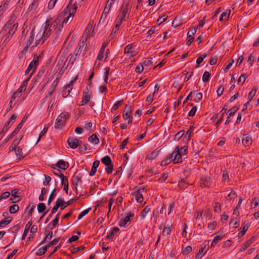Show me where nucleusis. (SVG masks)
Listing matches in <instances>:
<instances>
[{
    "mask_svg": "<svg viewBox=\"0 0 259 259\" xmlns=\"http://www.w3.org/2000/svg\"><path fill=\"white\" fill-rule=\"evenodd\" d=\"M53 237V231L50 230V231L48 232V234L46 235L44 239L41 241L40 243V245L46 242H48L49 241L51 240Z\"/></svg>",
    "mask_w": 259,
    "mask_h": 259,
    "instance_id": "32",
    "label": "nucleus"
},
{
    "mask_svg": "<svg viewBox=\"0 0 259 259\" xmlns=\"http://www.w3.org/2000/svg\"><path fill=\"white\" fill-rule=\"evenodd\" d=\"M237 195L235 191L231 190L230 193L227 195V200L230 201L232 199H234L237 197Z\"/></svg>",
    "mask_w": 259,
    "mask_h": 259,
    "instance_id": "42",
    "label": "nucleus"
},
{
    "mask_svg": "<svg viewBox=\"0 0 259 259\" xmlns=\"http://www.w3.org/2000/svg\"><path fill=\"white\" fill-rule=\"evenodd\" d=\"M60 212L58 213L55 219L52 221V226H51V224H49L46 228L45 229L46 232H47L48 229H50L51 230H53V228L57 225L59 220V216H60Z\"/></svg>",
    "mask_w": 259,
    "mask_h": 259,
    "instance_id": "21",
    "label": "nucleus"
},
{
    "mask_svg": "<svg viewBox=\"0 0 259 259\" xmlns=\"http://www.w3.org/2000/svg\"><path fill=\"white\" fill-rule=\"evenodd\" d=\"M109 1H110V0H108L107 2L106 3V5L104 8L103 12L101 16L100 22H101L102 21L103 22L105 21L108 14L109 13V12L110 10L111 7L114 4L111 2H109Z\"/></svg>",
    "mask_w": 259,
    "mask_h": 259,
    "instance_id": "6",
    "label": "nucleus"
},
{
    "mask_svg": "<svg viewBox=\"0 0 259 259\" xmlns=\"http://www.w3.org/2000/svg\"><path fill=\"white\" fill-rule=\"evenodd\" d=\"M70 116V114L69 112L61 113L56 120L55 128L56 129H61L65 125L66 121Z\"/></svg>",
    "mask_w": 259,
    "mask_h": 259,
    "instance_id": "2",
    "label": "nucleus"
},
{
    "mask_svg": "<svg viewBox=\"0 0 259 259\" xmlns=\"http://www.w3.org/2000/svg\"><path fill=\"white\" fill-rule=\"evenodd\" d=\"M207 57V54H203L202 56H200L199 57H198L196 60V63L197 65H199L200 64L201 62H202V61H203V60Z\"/></svg>",
    "mask_w": 259,
    "mask_h": 259,
    "instance_id": "62",
    "label": "nucleus"
},
{
    "mask_svg": "<svg viewBox=\"0 0 259 259\" xmlns=\"http://www.w3.org/2000/svg\"><path fill=\"white\" fill-rule=\"evenodd\" d=\"M72 2L73 0H69V2L67 6L62 12L59 17L51 23L50 28L55 29L60 22L59 17H64L67 13H68V15L67 17L63 21L62 24L63 25L64 24H66L68 21H71L72 20L74 14L76 13L77 9V5L76 3L75 2L72 5Z\"/></svg>",
    "mask_w": 259,
    "mask_h": 259,
    "instance_id": "1",
    "label": "nucleus"
},
{
    "mask_svg": "<svg viewBox=\"0 0 259 259\" xmlns=\"http://www.w3.org/2000/svg\"><path fill=\"white\" fill-rule=\"evenodd\" d=\"M107 167L105 168V170L108 174H110L112 172L113 169V164L112 163L110 165H106Z\"/></svg>",
    "mask_w": 259,
    "mask_h": 259,
    "instance_id": "61",
    "label": "nucleus"
},
{
    "mask_svg": "<svg viewBox=\"0 0 259 259\" xmlns=\"http://www.w3.org/2000/svg\"><path fill=\"white\" fill-rule=\"evenodd\" d=\"M76 172H75L73 175V178L72 179V183L73 185L74 186L76 193H77L78 183H82V180L81 177L78 176H76Z\"/></svg>",
    "mask_w": 259,
    "mask_h": 259,
    "instance_id": "18",
    "label": "nucleus"
},
{
    "mask_svg": "<svg viewBox=\"0 0 259 259\" xmlns=\"http://www.w3.org/2000/svg\"><path fill=\"white\" fill-rule=\"evenodd\" d=\"M19 209V207L17 204H13L10 206L9 211L11 213H15Z\"/></svg>",
    "mask_w": 259,
    "mask_h": 259,
    "instance_id": "44",
    "label": "nucleus"
},
{
    "mask_svg": "<svg viewBox=\"0 0 259 259\" xmlns=\"http://www.w3.org/2000/svg\"><path fill=\"white\" fill-rule=\"evenodd\" d=\"M210 77V73L208 71H205L202 76V80L204 82H207L209 81Z\"/></svg>",
    "mask_w": 259,
    "mask_h": 259,
    "instance_id": "49",
    "label": "nucleus"
},
{
    "mask_svg": "<svg viewBox=\"0 0 259 259\" xmlns=\"http://www.w3.org/2000/svg\"><path fill=\"white\" fill-rule=\"evenodd\" d=\"M239 219L238 218H235L231 220L230 223V225L233 224L234 225V228H236L239 226Z\"/></svg>",
    "mask_w": 259,
    "mask_h": 259,
    "instance_id": "56",
    "label": "nucleus"
},
{
    "mask_svg": "<svg viewBox=\"0 0 259 259\" xmlns=\"http://www.w3.org/2000/svg\"><path fill=\"white\" fill-rule=\"evenodd\" d=\"M32 222L31 220L29 221L28 222V223L26 224L25 229L23 234L22 235V240L25 239L26 236L30 229V226L32 225Z\"/></svg>",
    "mask_w": 259,
    "mask_h": 259,
    "instance_id": "31",
    "label": "nucleus"
},
{
    "mask_svg": "<svg viewBox=\"0 0 259 259\" xmlns=\"http://www.w3.org/2000/svg\"><path fill=\"white\" fill-rule=\"evenodd\" d=\"M17 116L16 114H13L10 119L6 123H8L10 126H11L16 120Z\"/></svg>",
    "mask_w": 259,
    "mask_h": 259,
    "instance_id": "60",
    "label": "nucleus"
},
{
    "mask_svg": "<svg viewBox=\"0 0 259 259\" xmlns=\"http://www.w3.org/2000/svg\"><path fill=\"white\" fill-rule=\"evenodd\" d=\"M174 158L173 152L171 154H168L163 160L161 162L162 165H165L168 163V161L169 162L172 161V160Z\"/></svg>",
    "mask_w": 259,
    "mask_h": 259,
    "instance_id": "30",
    "label": "nucleus"
},
{
    "mask_svg": "<svg viewBox=\"0 0 259 259\" xmlns=\"http://www.w3.org/2000/svg\"><path fill=\"white\" fill-rule=\"evenodd\" d=\"M18 192V189H14L12 191V197L9 199V201L11 202V203L17 202L21 200V197L17 195Z\"/></svg>",
    "mask_w": 259,
    "mask_h": 259,
    "instance_id": "15",
    "label": "nucleus"
},
{
    "mask_svg": "<svg viewBox=\"0 0 259 259\" xmlns=\"http://www.w3.org/2000/svg\"><path fill=\"white\" fill-rule=\"evenodd\" d=\"M206 245L205 244H202L201 246V248L199 249L198 252L196 254L195 256L196 259H200L202 255L204 254L206 251Z\"/></svg>",
    "mask_w": 259,
    "mask_h": 259,
    "instance_id": "22",
    "label": "nucleus"
},
{
    "mask_svg": "<svg viewBox=\"0 0 259 259\" xmlns=\"http://www.w3.org/2000/svg\"><path fill=\"white\" fill-rule=\"evenodd\" d=\"M247 77L248 76L246 74H241L238 79L237 83L239 84L240 82L242 81V84H243Z\"/></svg>",
    "mask_w": 259,
    "mask_h": 259,
    "instance_id": "54",
    "label": "nucleus"
},
{
    "mask_svg": "<svg viewBox=\"0 0 259 259\" xmlns=\"http://www.w3.org/2000/svg\"><path fill=\"white\" fill-rule=\"evenodd\" d=\"M59 81V78L57 77L55 80L53 81L49 91L48 93V95L46 96V98H48L49 96H51L53 93L54 92L58 84Z\"/></svg>",
    "mask_w": 259,
    "mask_h": 259,
    "instance_id": "19",
    "label": "nucleus"
},
{
    "mask_svg": "<svg viewBox=\"0 0 259 259\" xmlns=\"http://www.w3.org/2000/svg\"><path fill=\"white\" fill-rule=\"evenodd\" d=\"M56 189H54L53 192L51 193V195H50V197L49 198L48 201V204L50 205V203L52 202V201L54 199L56 195Z\"/></svg>",
    "mask_w": 259,
    "mask_h": 259,
    "instance_id": "48",
    "label": "nucleus"
},
{
    "mask_svg": "<svg viewBox=\"0 0 259 259\" xmlns=\"http://www.w3.org/2000/svg\"><path fill=\"white\" fill-rule=\"evenodd\" d=\"M55 166L60 169L66 170L69 167V163L67 161H64L63 160H60L57 162ZM52 167L54 169H56L55 167V165L52 166Z\"/></svg>",
    "mask_w": 259,
    "mask_h": 259,
    "instance_id": "14",
    "label": "nucleus"
},
{
    "mask_svg": "<svg viewBox=\"0 0 259 259\" xmlns=\"http://www.w3.org/2000/svg\"><path fill=\"white\" fill-rule=\"evenodd\" d=\"M34 35H35L34 28H33L30 32L29 38L27 41V44L31 45L32 42L33 41V40L34 39Z\"/></svg>",
    "mask_w": 259,
    "mask_h": 259,
    "instance_id": "39",
    "label": "nucleus"
},
{
    "mask_svg": "<svg viewBox=\"0 0 259 259\" xmlns=\"http://www.w3.org/2000/svg\"><path fill=\"white\" fill-rule=\"evenodd\" d=\"M255 238L253 236L251 237L249 240L246 241L242 246L241 251L245 250L250 244H251L254 241Z\"/></svg>",
    "mask_w": 259,
    "mask_h": 259,
    "instance_id": "27",
    "label": "nucleus"
},
{
    "mask_svg": "<svg viewBox=\"0 0 259 259\" xmlns=\"http://www.w3.org/2000/svg\"><path fill=\"white\" fill-rule=\"evenodd\" d=\"M51 19H49V20H47L45 23V26H44V27L43 28V30L42 31H44V32H46L50 27V25H51Z\"/></svg>",
    "mask_w": 259,
    "mask_h": 259,
    "instance_id": "63",
    "label": "nucleus"
},
{
    "mask_svg": "<svg viewBox=\"0 0 259 259\" xmlns=\"http://www.w3.org/2000/svg\"><path fill=\"white\" fill-rule=\"evenodd\" d=\"M250 224L247 221H244L241 225V227L239 230V232L238 234V238H241L246 233Z\"/></svg>",
    "mask_w": 259,
    "mask_h": 259,
    "instance_id": "11",
    "label": "nucleus"
},
{
    "mask_svg": "<svg viewBox=\"0 0 259 259\" xmlns=\"http://www.w3.org/2000/svg\"><path fill=\"white\" fill-rule=\"evenodd\" d=\"M64 201L63 199L58 198L56 201V205L53 207L51 210V213H55L59 207H60L61 210H63L66 207V206H64Z\"/></svg>",
    "mask_w": 259,
    "mask_h": 259,
    "instance_id": "9",
    "label": "nucleus"
},
{
    "mask_svg": "<svg viewBox=\"0 0 259 259\" xmlns=\"http://www.w3.org/2000/svg\"><path fill=\"white\" fill-rule=\"evenodd\" d=\"M47 189L45 188H41L40 195L39 196L38 199L40 201L44 200V196L47 193Z\"/></svg>",
    "mask_w": 259,
    "mask_h": 259,
    "instance_id": "51",
    "label": "nucleus"
},
{
    "mask_svg": "<svg viewBox=\"0 0 259 259\" xmlns=\"http://www.w3.org/2000/svg\"><path fill=\"white\" fill-rule=\"evenodd\" d=\"M151 210V208L149 206H146L141 213L140 216L142 219H144L146 218V214Z\"/></svg>",
    "mask_w": 259,
    "mask_h": 259,
    "instance_id": "36",
    "label": "nucleus"
},
{
    "mask_svg": "<svg viewBox=\"0 0 259 259\" xmlns=\"http://www.w3.org/2000/svg\"><path fill=\"white\" fill-rule=\"evenodd\" d=\"M83 48V44H78V46H77V47L76 49V50L75 51V57L74 58L72 62V63H73V62L76 60V58L79 56L81 52H82V49Z\"/></svg>",
    "mask_w": 259,
    "mask_h": 259,
    "instance_id": "25",
    "label": "nucleus"
},
{
    "mask_svg": "<svg viewBox=\"0 0 259 259\" xmlns=\"http://www.w3.org/2000/svg\"><path fill=\"white\" fill-rule=\"evenodd\" d=\"M133 195L136 197L137 202L141 203L143 201V196L142 194L135 192Z\"/></svg>",
    "mask_w": 259,
    "mask_h": 259,
    "instance_id": "43",
    "label": "nucleus"
},
{
    "mask_svg": "<svg viewBox=\"0 0 259 259\" xmlns=\"http://www.w3.org/2000/svg\"><path fill=\"white\" fill-rule=\"evenodd\" d=\"M88 140L90 142L94 143L95 144L99 143V139L96 134H94L90 136L88 138Z\"/></svg>",
    "mask_w": 259,
    "mask_h": 259,
    "instance_id": "29",
    "label": "nucleus"
},
{
    "mask_svg": "<svg viewBox=\"0 0 259 259\" xmlns=\"http://www.w3.org/2000/svg\"><path fill=\"white\" fill-rule=\"evenodd\" d=\"M130 13L131 8H125L121 6L116 20L121 23L122 21H126L128 18Z\"/></svg>",
    "mask_w": 259,
    "mask_h": 259,
    "instance_id": "3",
    "label": "nucleus"
},
{
    "mask_svg": "<svg viewBox=\"0 0 259 259\" xmlns=\"http://www.w3.org/2000/svg\"><path fill=\"white\" fill-rule=\"evenodd\" d=\"M11 126L7 123H6L0 132V140L2 139L5 133Z\"/></svg>",
    "mask_w": 259,
    "mask_h": 259,
    "instance_id": "37",
    "label": "nucleus"
},
{
    "mask_svg": "<svg viewBox=\"0 0 259 259\" xmlns=\"http://www.w3.org/2000/svg\"><path fill=\"white\" fill-rule=\"evenodd\" d=\"M52 28H49L46 32L45 33H44V40L42 41V42H44L46 40H47L49 37V36L51 35V33H52Z\"/></svg>",
    "mask_w": 259,
    "mask_h": 259,
    "instance_id": "55",
    "label": "nucleus"
},
{
    "mask_svg": "<svg viewBox=\"0 0 259 259\" xmlns=\"http://www.w3.org/2000/svg\"><path fill=\"white\" fill-rule=\"evenodd\" d=\"M211 178L203 176L200 180V186L202 187H209L211 184Z\"/></svg>",
    "mask_w": 259,
    "mask_h": 259,
    "instance_id": "12",
    "label": "nucleus"
},
{
    "mask_svg": "<svg viewBox=\"0 0 259 259\" xmlns=\"http://www.w3.org/2000/svg\"><path fill=\"white\" fill-rule=\"evenodd\" d=\"M119 231V229L118 227H114L112 228L111 231L108 233L106 237L107 239H112L115 236H118V233Z\"/></svg>",
    "mask_w": 259,
    "mask_h": 259,
    "instance_id": "17",
    "label": "nucleus"
},
{
    "mask_svg": "<svg viewBox=\"0 0 259 259\" xmlns=\"http://www.w3.org/2000/svg\"><path fill=\"white\" fill-rule=\"evenodd\" d=\"M28 116L25 115L24 117L23 118L21 121L19 123L18 126L16 127V128L14 130V131L12 132V135H15L22 128L24 123L26 121V119H27Z\"/></svg>",
    "mask_w": 259,
    "mask_h": 259,
    "instance_id": "24",
    "label": "nucleus"
},
{
    "mask_svg": "<svg viewBox=\"0 0 259 259\" xmlns=\"http://www.w3.org/2000/svg\"><path fill=\"white\" fill-rule=\"evenodd\" d=\"M11 0H4L3 5L0 6V15L2 14L4 11L7 9Z\"/></svg>",
    "mask_w": 259,
    "mask_h": 259,
    "instance_id": "35",
    "label": "nucleus"
},
{
    "mask_svg": "<svg viewBox=\"0 0 259 259\" xmlns=\"http://www.w3.org/2000/svg\"><path fill=\"white\" fill-rule=\"evenodd\" d=\"M101 160L105 165H108L112 163L111 158L109 156H104Z\"/></svg>",
    "mask_w": 259,
    "mask_h": 259,
    "instance_id": "38",
    "label": "nucleus"
},
{
    "mask_svg": "<svg viewBox=\"0 0 259 259\" xmlns=\"http://www.w3.org/2000/svg\"><path fill=\"white\" fill-rule=\"evenodd\" d=\"M222 235H218L215 236L213 241L211 242V247H214L216 245V244L222 239Z\"/></svg>",
    "mask_w": 259,
    "mask_h": 259,
    "instance_id": "46",
    "label": "nucleus"
},
{
    "mask_svg": "<svg viewBox=\"0 0 259 259\" xmlns=\"http://www.w3.org/2000/svg\"><path fill=\"white\" fill-rule=\"evenodd\" d=\"M134 216V213L131 212L129 213L124 218L120 220L118 223L119 226L120 227H125L127 222H130Z\"/></svg>",
    "mask_w": 259,
    "mask_h": 259,
    "instance_id": "13",
    "label": "nucleus"
},
{
    "mask_svg": "<svg viewBox=\"0 0 259 259\" xmlns=\"http://www.w3.org/2000/svg\"><path fill=\"white\" fill-rule=\"evenodd\" d=\"M91 208L90 207V208H88L86 209H85L84 210H83L82 212H81V213H80L78 216V220H80L81 219H82L84 215H85L86 214H87L89 211L91 210Z\"/></svg>",
    "mask_w": 259,
    "mask_h": 259,
    "instance_id": "50",
    "label": "nucleus"
},
{
    "mask_svg": "<svg viewBox=\"0 0 259 259\" xmlns=\"http://www.w3.org/2000/svg\"><path fill=\"white\" fill-rule=\"evenodd\" d=\"M91 96L89 93L85 92L83 93V95L82 98L81 105H83L87 104L90 100Z\"/></svg>",
    "mask_w": 259,
    "mask_h": 259,
    "instance_id": "28",
    "label": "nucleus"
},
{
    "mask_svg": "<svg viewBox=\"0 0 259 259\" xmlns=\"http://www.w3.org/2000/svg\"><path fill=\"white\" fill-rule=\"evenodd\" d=\"M206 17H204L203 20L199 21V24L196 26L193 29L197 30L202 27L205 23V19Z\"/></svg>",
    "mask_w": 259,
    "mask_h": 259,
    "instance_id": "59",
    "label": "nucleus"
},
{
    "mask_svg": "<svg viewBox=\"0 0 259 259\" xmlns=\"http://www.w3.org/2000/svg\"><path fill=\"white\" fill-rule=\"evenodd\" d=\"M12 220V218L11 217H7L5 219L2 220L0 222V227L3 228L4 226L8 224H9Z\"/></svg>",
    "mask_w": 259,
    "mask_h": 259,
    "instance_id": "33",
    "label": "nucleus"
},
{
    "mask_svg": "<svg viewBox=\"0 0 259 259\" xmlns=\"http://www.w3.org/2000/svg\"><path fill=\"white\" fill-rule=\"evenodd\" d=\"M38 56H37L36 55H34L33 60L31 61L28 66L27 69L25 71V74H28L30 71L33 69V71L36 69L38 64Z\"/></svg>",
    "mask_w": 259,
    "mask_h": 259,
    "instance_id": "8",
    "label": "nucleus"
},
{
    "mask_svg": "<svg viewBox=\"0 0 259 259\" xmlns=\"http://www.w3.org/2000/svg\"><path fill=\"white\" fill-rule=\"evenodd\" d=\"M22 137L21 138L20 140L18 142H16L17 139H15L13 141L14 143H15L13 146V150L15 151V153L16 155V156L18 157V158H20L22 157L23 156V152L22 148H20V147H17V145L19 143L20 140L22 139Z\"/></svg>",
    "mask_w": 259,
    "mask_h": 259,
    "instance_id": "10",
    "label": "nucleus"
},
{
    "mask_svg": "<svg viewBox=\"0 0 259 259\" xmlns=\"http://www.w3.org/2000/svg\"><path fill=\"white\" fill-rule=\"evenodd\" d=\"M196 32V30L193 29V28L190 29L189 31L187 33V38L189 39L192 38L193 39V40H194V38L193 37V36Z\"/></svg>",
    "mask_w": 259,
    "mask_h": 259,
    "instance_id": "47",
    "label": "nucleus"
},
{
    "mask_svg": "<svg viewBox=\"0 0 259 259\" xmlns=\"http://www.w3.org/2000/svg\"><path fill=\"white\" fill-rule=\"evenodd\" d=\"M171 231V229L170 227H164L162 231V235L164 236L165 235H169Z\"/></svg>",
    "mask_w": 259,
    "mask_h": 259,
    "instance_id": "64",
    "label": "nucleus"
},
{
    "mask_svg": "<svg viewBox=\"0 0 259 259\" xmlns=\"http://www.w3.org/2000/svg\"><path fill=\"white\" fill-rule=\"evenodd\" d=\"M238 110V107L237 106H234L231 109H230L228 111V113L229 114V116H233L235 113L237 112V111Z\"/></svg>",
    "mask_w": 259,
    "mask_h": 259,
    "instance_id": "52",
    "label": "nucleus"
},
{
    "mask_svg": "<svg viewBox=\"0 0 259 259\" xmlns=\"http://www.w3.org/2000/svg\"><path fill=\"white\" fill-rule=\"evenodd\" d=\"M229 107V106L226 104L224 105L223 108L221 110L220 113H222L221 117L219 119V120L217 121V122L215 123V125L218 127L219 125L222 123V122L223 121V117L224 114L226 113L227 110L228 109Z\"/></svg>",
    "mask_w": 259,
    "mask_h": 259,
    "instance_id": "20",
    "label": "nucleus"
},
{
    "mask_svg": "<svg viewBox=\"0 0 259 259\" xmlns=\"http://www.w3.org/2000/svg\"><path fill=\"white\" fill-rule=\"evenodd\" d=\"M158 153H159L158 151L154 150V151H152L151 153H150L147 156V158H148L149 160L154 159L157 157Z\"/></svg>",
    "mask_w": 259,
    "mask_h": 259,
    "instance_id": "45",
    "label": "nucleus"
},
{
    "mask_svg": "<svg viewBox=\"0 0 259 259\" xmlns=\"http://www.w3.org/2000/svg\"><path fill=\"white\" fill-rule=\"evenodd\" d=\"M67 142L69 147L72 149H75L82 144L81 141L72 137H68Z\"/></svg>",
    "mask_w": 259,
    "mask_h": 259,
    "instance_id": "5",
    "label": "nucleus"
},
{
    "mask_svg": "<svg viewBox=\"0 0 259 259\" xmlns=\"http://www.w3.org/2000/svg\"><path fill=\"white\" fill-rule=\"evenodd\" d=\"M46 208V206L45 203H39L37 205V210L39 212H44Z\"/></svg>",
    "mask_w": 259,
    "mask_h": 259,
    "instance_id": "53",
    "label": "nucleus"
},
{
    "mask_svg": "<svg viewBox=\"0 0 259 259\" xmlns=\"http://www.w3.org/2000/svg\"><path fill=\"white\" fill-rule=\"evenodd\" d=\"M56 170L60 174H56V172H54V174L56 176H58L61 178V184L62 185H67V184H68V179H67V177L65 176L59 169H56Z\"/></svg>",
    "mask_w": 259,
    "mask_h": 259,
    "instance_id": "23",
    "label": "nucleus"
},
{
    "mask_svg": "<svg viewBox=\"0 0 259 259\" xmlns=\"http://www.w3.org/2000/svg\"><path fill=\"white\" fill-rule=\"evenodd\" d=\"M48 248V246L46 245L39 248L36 252V255L37 256H41L44 254L46 252Z\"/></svg>",
    "mask_w": 259,
    "mask_h": 259,
    "instance_id": "34",
    "label": "nucleus"
},
{
    "mask_svg": "<svg viewBox=\"0 0 259 259\" xmlns=\"http://www.w3.org/2000/svg\"><path fill=\"white\" fill-rule=\"evenodd\" d=\"M132 109L131 106L126 105L124 108L122 116L125 120L128 119V118L132 117L131 115L132 113Z\"/></svg>",
    "mask_w": 259,
    "mask_h": 259,
    "instance_id": "16",
    "label": "nucleus"
},
{
    "mask_svg": "<svg viewBox=\"0 0 259 259\" xmlns=\"http://www.w3.org/2000/svg\"><path fill=\"white\" fill-rule=\"evenodd\" d=\"M38 0H34L29 7V9L30 10H33L37 8L38 7Z\"/></svg>",
    "mask_w": 259,
    "mask_h": 259,
    "instance_id": "58",
    "label": "nucleus"
},
{
    "mask_svg": "<svg viewBox=\"0 0 259 259\" xmlns=\"http://www.w3.org/2000/svg\"><path fill=\"white\" fill-rule=\"evenodd\" d=\"M115 25L114 27L113 28L111 32V34L113 33H115L118 30L119 26H120L121 22H119V21L115 20Z\"/></svg>",
    "mask_w": 259,
    "mask_h": 259,
    "instance_id": "57",
    "label": "nucleus"
},
{
    "mask_svg": "<svg viewBox=\"0 0 259 259\" xmlns=\"http://www.w3.org/2000/svg\"><path fill=\"white\" fill-rule=\"evenodd\" d=\"M174 158L172 161L174 163H179L182 162V154L180 153V150L179 146L176 147L173 151Z\"/></svg>",
    "mask_w": 259,
    "mask_h": 259,
    "instance_id": "7",
    "label": "nucleus"
},
{
    "mask_svg": "<svg viewBox=\"0 0 259 259\" xmlns=\"http://www.w3.org/2000/svg\"><path fill=\"white\" fill-rule=\"evenodd\" d=\"M18 26V23L13 24L12 27L9 28L10 30L5 35L3 38L4 40L3 41V45L4 46H6L8 44L10 39L12 37L13 35L16 32Z\"/></svg>",
    "mask_w": 259,
    "mask_h": 259,
    "instance_id": "4",
    "label": "nucleus"
},
{
    "mask_svg": "<svg viewBox=\"0 0 259 259\" xmlns=\"http://www.w3.org/2000/svg\"><path fill=\"white\" fill-rule=\"evenodd\" d=\"M21 96V94H19L16 92H15L13 93V95L12 96L11 100H12L13 101V102H14V105L18 101V100L20 98Z\"/></svg>",
    "mask_w": 259,
    "mask_h": 259,
    "instance_id": "40",
    "label": "nucleus"
},
{
    "mask_svg": "<svg viewBox=\"0 0 259 259\" xmlns=\"http://www.w3.org/2000/svg\"><path fill=\"white\" fill-rule=\"evenodd\" d=\"M188 183L185 179H181L179 181V187L181 189H185L187 187Z\"/></svg>",
    "mask_w": 259,
    "mask_h": 259,
    "instance_id": "41",
    "label": "nucleus"
},
{
    "mask_svg": "<svg viewBox=\"0 0 259 259\" xmlns=\"http://www.w3.org/2000/svg\"><path fill=\"white\" fill-rule=\"evenodd\" d=\"M242 142L244 146H249L252 143V139L250 137L247 136V135H244L242 140Z\"/></svg>",
    "mask_w": 259,
    "mask_h": 259,
    "instance_id": "26",
    "label": "nucleus"
}]
</instances>
